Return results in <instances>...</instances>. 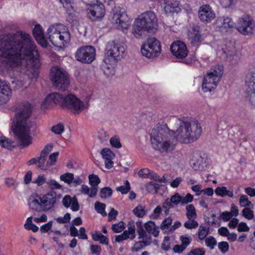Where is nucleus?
I'll return each instance as SVG.
<instances>
[{
    "label": "nucleus",
    "mask_w": 255,
    "mask_h": 255,
    "mask_svg": "<svg viewBox=\"0 0 255 255\" xmlns=\"http://www.w3.org/2000/svg\"><path fill=\"white\" fill-rule=\"evenodd\" d=\"M39 54L30 35L22 31L0 38V70L17 71L31 79L38 76Z\"/></svg>",
    "instance_id": "1"
},
{
    "label": "nucleus",
    "mask_w": 255,
    "mask_h": 255,
    "mask_svg": "<svg viewBox=\"0 0 255 255\" xmlns=\"http://www.w3.org/2000/svg\"><path fill=\"white\" fill-rule=\"evenodd\" d=\"M31 113L30 104L28 102L22 103L15 116L16 124L12 126V131L17 140L18 145L22 148L28 146L32 143V137L30 134V130L35 124L29 120Z\"/></svg>",
    "instance_id": "2"
},
{
    "label": "nucleus",
    "mask_w": 255,
    "mask_h": 255,
    "mask_svg": "<svg viewBox=\"0 0 255 255\" xmlns=\"http://www.w3.org/2000/svg\"><path fill=\"white\" fill-rule=\"evenodd\" d=\"M47 184L51 189V191L42 196L35 194L29 197L28 204L31 210L37 212H47L54 208L57 202V194L53 190L61 189L62 186L54 179L49 180Z\"/></svg>",
    "instance_id": "3"
},
{
    "label": "nucleus",
    "mask_w": 255,
    "mask_h": 255,
    "mask_svg": "<svg viewBox=\"0 0 255 255\" xmlns=\"http://www.w3.org/2000/svg\"><path fill=\"white\" fill-rule=\"evenodd\" d=\"M202 129L200 124L197 121L190 122L179 121L175 131L172 135L181 143L188 144L196 141L201 136Z\"/></svg>",
    "instance_id": "4"
},
{
    "label": "nucleus",
    "mask_w": 255,
    "mask_h": 255,
    "mask_svg": "<svg viewBox=\"0 0 255 255\" xmlns=\"http://www.w3.org/2000/svg\"><path fill=\"white\" fill-rule=\"evenodd\" d=\"M48 39L53 45L60 48L65 47L71 40L68 28L61 23L51 25L47 30Z\"/></svg>",
    "instance_id": "5"
},
{
    "label": "nucleus",
    "mask_w": 255,
    "mask_h": 255,
    "mask_svg": "<svg viewBox=\"0 0 255 255\" xmlns=\"http://www.w3.org/2000/svg\"><path fill=\"white\" fill-rule=\"evenodd\" d=\"M134 26L135 30L146 31L149 33H154L158 27L157 18L153 12H144L135 19Z\"/></svg>",
    "instance_id": "6"
},
{
    "label": "nucleus",
    "mask_w": 255,
    "mask_h": 255,
    "mask_svg": "<svg viewBox=\"0 0 255 255\" xmlns=\"http://www.w3.org/2000/svg\"><path fill=\"white\" fill-rule=\"evenodd\" d=\"M223 68L216 66L212 68L204 76L202 84V89L204 92H210L215 89L222 76Z\"/></svg>",
    "instance_id": "7"
},
{
    "label": "nucleus",
    "mask_w": 255,
    "mask_h": 255,
    "mask_svg": "<svg viewBox=\"0 0 255 255\" xmlns=\"http://www.w3.org/2000/svg\"><path fill=\"white\" fill-rule=\"evenodd\" d=\"M49 76L52 84L58 89H65L70 83L67 73L59 66L52 67Z\"/></svg>",
    "instance_id": "8"
},
{
    "label": "nucleus",
    "mask_w": 255,
    "mask_h": 255,
    "mask_svg": "<svg viewBox=\"0 0 255 255\" xmlns=\"http://www.w3.org/2000/svg\"><path fill=\"white\" fill-rule=\"evenodd\" d=\"M110 19L113 25L118 29L124 30L128 28L129 18L125 10L120 7L113 8Z\"/></svg>",
    "instance_id": "9"
},
{
    "label": "nucleus",
    "mask_w": 255,
    "mask_h": 255,
    "mask_svg": "<svg viewBox=\"0 0 255 255\" xmlns=\"http://www.w3.org/2000/svg\"><path fill=\"white\" fill-rule=\"evenodd\" d=\"M161 51V46L160 41L153 37L147 38L141 47L142 55L148 58H154L158 56Z\"/></svg>",
    "instance_id": "10"
},
{
    "label": "nucleus",
    "mask_w": 255,
    "mask_h": 255,
    "mask_svg": "<svg viewBox=\"0 0 255 255\" xmlns=\"http://www.w3.org/2000/svg\"><path fill=\"white\" fill-rule=\"evenodd\" d=\"M126 49V44L120 40L109 42L106 48L108 56L116 61H120L125 56Z\"/></svg>",
    "instance_id": "11"
},
{
    "label": "nucleus",
    "mask_w": 255,
    "mask_h": 255,
    "mask_svg": "<svg viewBox=\"0 0 255 255\" xmlns=\"http://www.w3.org/2000/svg\"><path fill=\"white\" fill-rule=\"evenodd\" d=\"M172 130H170L165 125H157L152 129L150 136V141L153 147H155L161 141L170 137Z\"/></svg>",
    "instance_id": "12"
},
{
    "label": "nucleus",
    "mask_w": 255,
    "mask_h": 255,
    "mask_svg": "<svg viewBox=\"0 0 255 255\" xmlns=\"http://www.w3.org/2000/svg\"><path fill=\"white\" fill-rule=\"evenodd\" d=\"M63 107L66 108L74 114H78L88 107L76 96L70 94L65 97Z\"/></svg>",
    "instance_id": "13"
},
{
    "label": "nucleus",
    "mask_w": 255,
    "mask_h": 255,
    "mask_svg": "<svg viewBox=\"0 0 255 255\" xmlns=\"http://www.w3.org/2000/svg\"><path fill=\"white\" fill-rule=\"evenodd\" d=\"M96 50L92 46H84L78 49L75 53L77 60L83 63H91L95 59Z\"/></svg>",
    "instance_id": "14"
},
{
    "label": "nucleus",
    "mask_w": 255,
    "mask_h": 255,
    "mask_svg": "<svg viewBox=\"0 0 255 255\" xmlns=\"http://www.w3.org/2000/svg\"><path fill=\"white\" fill-rule=\"evenodd\" d=\"M86 11L88 17L92 21L102 20L106 12L105 6L101 2L87 4Z\"/></svg>",
    "instance_id": "15"
},
{
    "label": "nucleus",
    "mask_w": 255,
    "mask_h": 255,
    "mask_svg": "<svg viewBox=\"0 0 255 255\" xmlns=\"http://www.w3.org/2000/svg\"><path fill=\"white\" fill-rule=\"evenodd\" d=\"M255 28V23L249 15H243L237 22V29L244 35H250L253 33Z\"/></svg>",
    "instance_id": "16"
},
{
    "label": "nucleus",
    "mask_w": 255,
    "mask_h": 255,
    "mask_svg": "<svg viewBox=\"0 0 255 255\" xmlns=\"http://www.w3.org/2000/svg\"><path fill=\"white\" fill-rule=\"evenodd\" d=\"M245 90L247 97L253 107L255 108V72L248 76Z\"/></svg>",
    "instance_id": "17"
},
{
    "label": "nucleus",
    "mask_w": 255,
    "mask_h": 255,
    "mask_svg": "<svg viewBox=\"0 0 255 255\" xmlns=\"http://www.w3.org/2000/svg\"><path fill=\"white\" fill-rule=\"evenodd\" d=\"M170 50L174 56L181 59L185 58L188 54L186 45L181 41L174 42L170 46Z\"/></svg>",
    "instance_id": "18"
},
{
    "label": "nucleus",
    "mask_w": 255,
    "mask_h": 255,
    "mask_svg": "<svg viewBox=\"0 0 255 255\" xmlns=\"http://www.w3.org/2000/svg\"><path fill=\"white\" fill-rule=\"evenodd\" d=\"M198 16L202 22L208 23L216 17V14L210 5H203L199 8Z\"/></svg>",
    "instance_id": "19"
},
{
    "label": "nucleus",
    "mask_w": 255,
    "mask_h": 255,
    "mask_svg": "<svg viewBox=\"0 0 255 255\" xmlns=\"http://www.w3.org/2000/svg\"><path fill=\"white\" fill-rule=\"evenodd\" d=\"M216 24L222 32H229L234 27V23L231 18L228 16L219 17L216 21Z\"/></svg>",
    "instance_id": "20"
},
{
    "label": "nucleus",
    "mask_w": 255,
    "mask_h": 255,
    "mask_svg": "<svg viewBox=\"0 0 255 255\" xmlns=\"http://www.w3.org/2000/svg\"><path fill=\"white\" fill-rule=\"evenodd\" d=\"M53 145L51 144L46 145L43 150L41 151L40 156L37 157L38 164L37 167L42 170H46L48 168L47 157L49 152L52 150Z\"/></svg>",
    "instance_id": "21"
},
{
    "label": "nucleus",
    "mask_w": 255,
    "mask_h": 255,
    "mask_svg": "<svg viewBox=\"0 0 255 255\" xmlns=\"http://www.w3.org/2000/svg\"><path fill=\"white\" fill-rule=\"evenodd\" d=\"M170 134V137H167L161 141L159 144L156 145L153 148L156 150H159L161 152H168L172 151L175 148L176 143L175 142L171 140L172 136Z\"/></svg>",
    "instance_id": "22"
},
{
    "label": "nucleus",
    "mask_w": 255,
    "mask_h": 255,
    "mask_svg": "<svg viewBox=\"0 0 255 255\" xmlns=\"http://www.w3.org/2000/svg\"><path fill=\"white\" fill-rule=\"evenodd\" d=\"M12 91L5 82L0 80V105L6 103L11 97Z\"/></svg>",
    "instance_id": "23"
},
{
    "label": "nucleus",
    "mask_w": 255,
    "mask_h": 255,
    "mask_svg": "<svg viewBox=\"0 0 255 255\" xmlns=\"http://www.w3.org/2000/svg\"><path fill=\"white\" fill-rule=\"evenodd\" d=\"M135 226L133 223H130L128 225V230L125 231L122 234L115 237L116 242L120 243L129 239L133 240L135 237Z\"/></svg>",
    "instance_id": "24"
},
{
    "label": "nucleus",
    "mask_w": 255,
    "mask_h": 255,
    "mask_svg": "<svg viewBox=\"0 0 255 255\" xmlns=\"http://www.w3.org/2000/svg\"><path fill=\"white\" fill-rule=\"evenodd\" d=\"M33 34L37 42L42 47H46L47 43L45 38L43 30L41 26L36 24L33 29Z\"/></svg>",
    "instance_id": "25"
},
{
    "label": "nucleus",
    "mask_w": 255,
    "mask_h": 255,
    "mask_svg": "<svg viewBox=\"0 0 255 255\" xmlns=\"http://www.w3.org/2000/svg\"><path fill=\"white\" fill-rule=\"evenodd\" d=\"M62 204L66 208L71 207L73 211H77L80 207L78 200L75 197H71L70 195H65L62 199Z\"/></svg>",
    "instance_id": "26"
},
{
    "label": "nucleus",
    "mask_w": 255,
    "mask_h": 255,
    "mask_svg": "<svg viewBox=\"0 0 255 255\" xmlns=\"http://www.w3.org/2000/svg\"><path fill=\"white\" fill-rule=\"evenodd\" d=\"M101 154L105 159V166L107 169H110L113 166L114 162L112 160L115 157V154L109 148H104L101 151Z\"/></svg>",
    "instance_id": "27"
},
{
    "label": "nucleus",
    "mask_w": 255,
    "mask_h": 255,
    "mask_svg": "<svg viewBox=\"0 0 255 255\" xmlns=\"http://www.w3.org/2000/svg\"><path fill=\"white\" fill-rule=\"evenodd\" d=\"M178 6V2L176 0H165L164 9L167 14L172 13L176 11Z\"/></svg>",
    "instance_id": "28"
},
{
    "label": "nucleus",
    "mask_w": 255,
    "mask_h": 255,
    "mask_svg": "<svg viewBox=\"0 0 255 255\" xmlns=\"http://www.w3.org/2000/svg\"><path fill=\"white\" fill-rule=\"evenodd\" d=\"M144 228L146 232L152 235L154 237H157L159 235L158 228L155 225V223L152 221L146 222L144 224Z\"/></svg>",
    "instance_id": "29"
},
{
    "label": "nucleus",
    "mask_w": 255,
    "mask_h": 255,
    "mask_svg": "<svg viewBox=\"0 0 255 255\" xmlns=\"http://www.w3.org/2000/svg\"><path fill=\"white\" fill-rule=\"evenodd\" d=\"M65 97L59 93H53L48 95V99L52 100L54 105H60L62 107L64 106Z\"/></svg>",
    "instance_id": "30"
},
{
    "label": "nucleus",
    "mask_w": 255,
    "mask_h": 255,
    "mask_svg": "<svg viewBox=\"0 0 255 255\" xmlns=\"http://www.w3.org/2000/svg\"><path fill=\"white\" fill-rule=\"evenodd\" d=\"M136 225L137 228V233L139 235L138 238L142 240H145L146 242H148L150 240V236L144 230L142 221H137L136 222Z\"/></svg>",
    "instance_id": "31"
},
{
    "label": "nucleus",
    "mask_w": 255,
    "mask_h": 255,
    "mask_svg": "<svg viewBox=\"0 0 255 255\" xmlns=\"http://www.w3.org/2000/svg\"><path fill=\"white\" fill-rule=\"evenodd\" d=\"M80 191L82 194L87 195L90 198H93L96 196L98 192L97 187H92L90 188L87 185H82Z\"/></svg>",
    "instance_id": "32"
},
{
    "label": "nucleus",
    "mask_w": 255,
    "mask_h": 255,
    "mask_svg": "<svg viewBox=\"0 0 255 255\" xmlns=\"http://www.w3.org/2000/svg\"><path fill=\"white\" fill-rule=\"evenodd\" d=\"M109 59H106L104 61V64L102 65L103 70L105 75L110 77L115 74V68L114 65L109 64Z\"/></svg>",
    "instance_id": "33"
},
{
    "label": "nucleus",
    "mask_w": 255,
    "mask_h": 255,
    "mask_svg": "<svg viewBox=\"0 0 255 255\" xmlns=\"http://www.w3.org/2000/svg\"><path fill=\"white\" fill-rule=\"evenodd\" d=\"M215 193L222 197L228 196L230 197H233L234 194L233 191L228 190L225 186L218 187L215 191Z\"/></svg>",
    "instance_id": "34"
},
{
    "label": "nucleus",
    "mask_w": 255,
    "mask_h": 255,
    "mask_svg": "<svg viewBox=\"0 0 255 255\" xmlns=\"http://www.w3.org/2000/svg\"><path fill=\"white\" fill-rule=\"evenodd\" d=\"M13 141L5 136H0V146L2 147L11 149L13 147Z\"/></svg>",
    "instance_id": "35"
},
{
    "label": "nucleus",
    "mask_w": 255,
    "mask_h": 255,
    "mask_svg": "<svg viewBox=\"0 0 255 255\" xmlns=\"http://www.w3.org/2000/svg\"><path fill=\"white\" fill-rule=\"evenodd\" d=\"M92 239L95 241H99L101 244L107 245L108 244V239L101 233L98 232H95L92 235Z\"/></svg>",
    "instance_id": "36"
},
{
    "label": "nucleus",
    "mask_w": 255,
    "mask_h": 255,
    "mask_svg": "<svg viewBox=\"0 0 255 255\" xmlns=\"http://www.w3.org/2000/svg\"><path fill=\"white\" fill-rule=\"evenodd\" d=\"M209 228L205 226H200L198 231V237L200 240H203L209 234Z\"/></svg>",
    "instance_id": "37"
},
{
    "label": "nucleus",
    "mask_w": 255,
    "mask_h": 255,
    "mask_svg": "<svg viewBox=\"0 0 255 255\" xmlns=\"http://www.w3.org/2000/svg\"><path fill=\"white\" fill-rule=\"evenodd\" d=\"M239 205L241 207L248 208L253 206L252 202L249 201L248 197L246 195H242L239 199Z\"/></svg>",
    "instance_id": "38"
},
{
    "label": "nucleus",
    "mask_w": 255,
    "mask_h": 255,
    "mask_svg": "<svg viewBox=\"0 0 255 255\" xmlns=\"http://www.w3.org/2000/svg\"><path fill=\"white\" fill-rule=\"evenodd\" d=\"M186 216L188 219H195L197 217L195 208L192 204H189L186 207Z\"/></svg>",
    "instance_id": "39"
},
{
    "label": "nucleus",
    "mask_w": 255,
    "mask_h": 255,
    "mask_svg": "<svg viewBox=\"0 0 255 255\" xmlns=\"http://www.w3.org/2000/svg\"><path fill=\"white\" fill-rule=\"evenodd\" d=\"M133 213L138 218H143L146 214L145 207L141 205H138L133 209Z\"/></svg>",
    "instance_id": "40"
},
{
    "label": "nucleus",
    "mask_w": 255,
    "mask_h": 255,
    "mask_svg": "<svg viewBox=\"0 0 255 255\" xmlns=\"http://www.w3.org/2000/svg\"><path fill=\"white\" fill-rule=\"evenodd\" d=\"M151 242V237L150 236V240L148 242H146L145 240H142V241L136 242L131 248V251L132 252H137L144 247L148 245Z\"/></svg>",
    "instance_id": "41"
},
{
    "label": "nucleus",
    "mask_w": 255,
    "mask_h": 255,
    "mask_svg": "<svg viewBox=\"0 0 255 255\" xmlns=\"http://www.w3.org/2000/svg\"><path fill=\"white\" fill-rule=\"evenodd\" d=\"M60 179L70 185L72 183V181L74 179V174L71 173H64L60 175Z\"/></svg>",
    "instance_id": "42"
},
{
    "label": "nucleus",
    "mask_w": 255,
    "mask_h": 255,
    "mask_svg": "<svg viewBox=\"0 0 255 255\" xmlns=\"http://www.w3.org/2000/svg\"><path fill=\"white\" fill-rule=\"evenodd\" d=\"M105 207L106 205L104 203L96 202L95 204V208L96 211L100 213L103 216L107 215V213L105 211Z\"/></svg>",
    "instance_id": "43"
},
{
    "label": "nucleus",
    "mask_w": 255,
    "mask_h": 255,
    "mask_svg": "<svg viewBox=\"0 0 255 255\" xmlns=\"http://www.w3.org/2000/svg\"><path fill=\"white\" fill-rule=\"evenodd\" d=\"M242 213L243 216L248 220H251L254 218V211L250 207L244 208Z\"/></svg>",
    "instance_id": "44"
},
{
    "label": "nucleus",
    "mask_w": 255,
    "mask_h": 255,
    "mask_svg": "<svg viewBox=\"0 0 255 255\" xmlns=\"http://www.w3.org/2000/svg\"><path fill=\"white\" fill-rule=\"evenodd\" d=\"M112 190L110 187H104L102 188L100 192V197L103 199L107 198L112 195Z\"/></svg>",
    "instance_id": "45"
},
{
    "label": "nucleus",
    "mask_w": 255,
    "mask_h": 255,
    "mask_svg": "<svg viewBox=\"0 0 255 255\" xmlns=\"http://www.w3.org/2000/svg\"><path fill=\"white\" fill-rule=\"evenodd\" d=\"M159 188V185L153 182H149L145 186L146 190L150 193H156Z\"/></svg>",
    "instance_id": "46"
},
{
    "label": "nucleus",
    "mask_w": 255,
    "mask_h": 255,
    "mask_svg": "<svg viewBox=\"0 0 255 255\" xmlns=\"http://www.w3.org/2000/svg\"><path fill=\"white\" fill-rule=\"evenodd\" d=\"M195 219H188L184 224L185 228L187 229H196L197 228L198 223Z\"/></svg>",
    "instance_id": "47"
},
{
    "label": "nucleus",
    "mask_w": 255,
    "mask_h": 255,
    "mask_svg": "<svg viewBox=\"0 0 255 255\" xmlns=\"http://www.w3.org/2000/svg\"><path fill=\"white\" fill-rule=\"evenodd\" d=\"M125 225L123 221H120L117 224H113L112 229L115 233H120L125 229Z\"/></svg>",
    "instance_id": "48"
},
{
    "label": "nucleus",
    "mask_w": 255,
    "mask_h": 255,
    "mask_svg": "<svg viewBox=\"0 0 255 255\" xmlns=\"http://www.w3.org/2000/svg\"><path fill=\"white\" fill-rule=\"evenodd\" d=\"M89 183L92 187H97L101 181L99 177L96 175H90L89 176Z\"/></svg>",
    "instance_id": "49"
},
{
    "label": "nucleus",
    "mask_w": 255,
    "mask_h": 255,
    "mask_svg": "<svg viewBox=\"0 0 255 255\" xmlns=\"http://www.w3.org/2000/svg\"><path fill=\"white\" fill-rule=\"evenodd\" d=\"M25 82V79L23 78L22 80L20 78H16L11 81L12 84L14 87L16 89H19L22 88Z\"/></svg>",
    "instance_id": "50"
},
{
    "label": "nucleus",
    "mask_w": 255,
    "mask_h": 255,
    "mask_svg": "<svg viewBox=\"0 0 255 255\" xmlns=\"http://www.w3.org/2000/svg\"><path fill=\"white\" fill-rule=\"evenodd\" d=\"M116 189L118 191L120 192L123 194H126L130 189V184L128 180H126L125 185L118 187Z\"/></svg>",
    "instance_id": "51"
},
{
    "label": "nucleus",
    "mask_w": 255,
    "mask_h": 255,
    "mask_svg": "<svg viewBox=\"0 0 255 255\" xmlns=\"http://www.w3.org/2000/svg\"><path fill=\"white\" fill-rule=\"evenodd\" d=\"M180 241L181 242V245L186 249L191 243L192 238L190 236H181Z\"/></svg>",
    "instance_id": "52"
},
{
    "label": "nucleus",
    "mask_w": 255,
    "mask_h": 255,
    "mask_svg": "<svg viewBox=\"0 0 255 255\" xmlns=\"http://www.w3.org/2000/svg\"><path fill=\"white\" fill-rule=\"evenodd\" d=\"M205 242L206 245L211 249H214V247L217 245L216 239L212 236H209L206 238Z\"/></svg>",
    "instance_id": "53"
},
{
    "label": "nucleus",
    "mask_w": 255,
    "mask_h": 255,
    "mask_svg": "<svg viewBox=\"0 0 255 255\" xmlns=\"http://www.w3.org/2000/svg\"><path fill=\"white\" fill-rule=\"evenodd\" d=\"M174 207V205L171 202L169 198H167L162 204V208L166 215L168 214L169 210Z\"/></svg>",
    "instance_id": "54"
},
{
    "label": "nucleus",
    "mask_w": 255,
    "mask_h": 255,
    "mask_svg": "<svg viewBox=\"0 0 255 255\" xmlns=\"http://www.w3.org/2000/svg\"><path fill=\"white\" fill-rule=\"evenodd\" d=\"M59 155L58 152H54L51 154L49 156V159L47 160V164L48 165V168L51 166L54 165L57 159L58 156Z\"/></svg>",
    "instance_id": "55"
},
{
    "label": "nucleus",
    "mask_w": 255,
    "mask_h": 255,
    "mask_svg": "<svg viewBox=\"0 0 255 255\" xmlns=\"http://www.w3.org/2000/svg\"><path fill=\"white\" fill-rule=\"evenodd\" d=\"M110 144L112 146L119 148L122 147V144L120 142V138L117 136H115L111 138L110 140Z\"/></svg>",
    "instance_id": "56"
},
{
    "label": "nucleus",
    "mask_w": 255,
    "mask_h": 255,
    "mask_svg": "<svg viewBox=\"0 0 255 255\" xmlns=\"http://www.w3.org/2000/svg\"><path fill=\"white\" fill-rule=\"evenodd\" d=\"M64 127L62 124H58L53 126L51 128L52 131L55 134H60L64 131Z\"/></svg>",
    "instance_id": "57"
},
{
    "label": "nucleus",
    "mask_w": 255,
    "mask_h": 255,
    "mask_svg": "<svg viewBox=\"0 0 255 255\" xmlns=\"http://www.w3.org/2000/svg\"><path fill=\"white\" fill-rule=\"evenodd\" d=\"M169 199L174 206L178 205L179 203L181 204V196L178 193H176L174 195L171 196Z\"/></svg>",
    "instance_id": "58"
},
{
    "label": "nucleus",
    "mask_w": 255,
    "mask_h": 255,
    "mask_svg": "<svg viewBox=\"0 0 255 255\" xmlns=\"http://www.w3.org/2000/svg\"><path fill=\"white\" fill-rule=\"evenodd\" d=\"M71 219V215L69 213H66L63 217H58L56 220L57 223L60 224H64L68 223Z\"/></svg>",
    "instance_id": "59"
},
{
    "label": "nucleus",
    "mask_w": 255,
    "mask_h": 255,
    "mask_svg": "<svg viewBox=\"0 0 255 255\" xmlns=\"http://www.w3.org/2000/svg\"><path fill=\"white\" fill-rule=\"evenodd\" d=\"M172 222V219L171 217H168L166 218L162 221L160 225V229L163 230L168 228L169 226L171 225Z\"/></svg>",
    "instance_id": "60"
},
{
    "label": "nucleus",
    "mask_w": 255,
    "mask_h": 255,
    "mask_svg": "<svg viewBox=\"0 0 255 255\" xmlns=\"http://www.w3.org/2000/svg\"><path fill=\"white\" fill-rule=\"evenodd\" d=\"M193 200V196L190 193H188L185 196H181V204L184 205L191 202Z\"/></svg>",
    "instance_id": "61"
},
{
    "label": "nucleus",
    "mask_w": 255,
    "mask_h": 255,
    "mask_svg": "<svg viewBox=\"0 0 255 255\" xmlns=\"http://www.w3.org/2000/svg\"><path fill=\"white\" fill-rule=\"evenodd\" d=\"M63 6L67 10H70L73 8V0H60Z\"/></svg>",
    "instance_id": "62"
},
{
    "label": "nucleus",
    "mask_w": 255,
    "mask_h": 255,
    "mask_svg": "<svg viewBox=\"0 0 255 255\" xmlns=\"http://www.w3.org/2000/svg\"><path fill=\"white\" fill-rule=\"evenodd\" d=\"M218 248L223 253H225L229 250V245L227 242H221L218 244Z\"/></svg>",
    "instance_id": "63"
},
{
    "label": "nucleus",
    "mask_w": 255,
    "mask_h": 255,
    "mask_svg": "<svg viewBox=\"0 0 255 255\" xmlns=\"http://www.w3.org/2000/svg\"><path fill=\"white\" fill-rule=\"evenodd\" d=\"M205 251L201 248H197L191 250L188 255H204Z\"/></svg>",
    "instance_id": "64"
}]
</instances>
